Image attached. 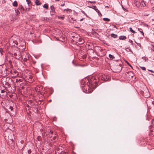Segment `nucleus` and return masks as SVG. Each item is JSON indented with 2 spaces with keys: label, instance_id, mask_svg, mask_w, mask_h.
I'll use <instances>...</instances> for the list:
<instances>
[{
  "label": "nucleus",
  "instance_id": "f257e3e1",
  "mask_svg": "<svg viewBox=\"0 0 154 154\" xmlns=\"http://www.w3.org/2000/svg\"><path fill=\"white\" fill-rule=\"evenodd\" d=\"M96 79L94 77H93L90 80H87L88 82H87V85L82 86L83 91L87 93L89 91L90 88L95 89L98 85V82Z\"/></svg>",
  "mask_w": 154,
  "mask_h": 154
},
{
  "label": "nucleus",
  "instance_id": "f03ea898",
  "mask_svg": "<svg viewBox=\"0 0 154 154\" xmlns=\"http://www.w3.org/2000/svg\"><path fill=\"white\" fill-rule=\"evenodd\" d=\"M95 78H96V80L98 79V81H99L101 80L106 82L108 80L109 77L105 75H98Z\"/></svg>",
  "mask_w": 154,
  "mask_h": 154
},
{
  "label": "nucleus",
  "instance_id": "7ed1b4c3",
  "mask_svg": "<svg viewBox=\"0 0 154 154\" xmlns=\"http://www.w3.org/2000/svg\"><path fill=\"white\" fill-rule=\"evenodd\" d=\"M73 38L72 40L73 41L75 42L76 43L79 40V38H80V37L77 35H73L72 36Z\"/></svg>",
  "mask_w": 154,
  "mask_h": 154
},
{
  "label": "nucleus",
  "instance_id": "20e7f679",
  "mask_svg": "<svg viewBox=\"0 0 154 154\" xmlns=\"http://www.w3.org/2000/svg\"><path fill=\"white\" fill-rule=\"evenodd\" d=\"M40 131H43V133H42V136L43 137H44L45 136H46L49 133V130L48 129V130L46 129V130H44V131H43V129H41Z\"/></svg>",
  "mask_w": 154,
  "mask_h": 154
},
{
  "label": "nucleus",
  "instance_id": "39448f33",
  "mask_svg": "<svg viewBox=\"0 0 154 154\" xmlns=\"http://www.w3.org/2000/svg\"><path fill=\"white\" fill-rule=\"evenodd\" d=\"M10 73H11L12 74H13L14 75V74H16V77L18 76L19 75V74L18 72L15 69H13V70H11L10 71Z\"/></svg>",
  "mask_w": 154,
  "mask_h": 154
},
{
  "label": "nucleus",
  "instance_id": "423d86ee",
  "mask_svg": "<svg viewBox=\"0 0 154 154\" xmlns=\"http://www.w3.org/2000/svg\"><path fill=\"white\" fill-rule=\"evenodd\" d=\"M84 42V40L80 37V38H79V41H78L76 43L78 45H82L83 44Z\"/></svg>",
  "mask_w": 154,
  "mask_h": 154
},
{
  "label": "nucleus",
  "instance_id": "0eeeda50",
  "mask_svg": "<svg viewBox=\"0 0 154 154\" xmlns=\"http://www.w3.org/2000/svg\"><path fill=\"white\" fill-rule=\"evenodd\" d=\"M87 80H90V79L88 80V79H83L81 83L82 85L85 84V85H87V82H88V81Z\"/></svg>",
  "mask_w": 154,
  "mask_h": 154
},
{
  "label": "nucleus",
  "instance_id": "6e6552de",
  "mask_svg": "<svg viewBox=\"0 0 154 154\" xmlns=\"http://www.w3.org/2000/svg\"><path fill=\"white\" fill-rule=\"evenodd\" d=\"M92 8L93 9H94V10H95L97 13H98V14L101 15L100 12L99 10L97 9L96 6H94Z\"/></svg>",
  "mask_w": 154,
  "mask_h": 154
},
{
  "label": "nucleus",
  "instance_id": "1a4fd4ad",
  "mask_svg": "<svg viewBox=\"0 0 154 154\" xmlns=\"http://www.w3.org/2000/svg\"><path fill=\"white\" fill-rule=\"evenodd\" d=\"M140 5L141 7H144L146 6V5L145 2L143 0H142L140 3Z\"/></svg>",
  "mask_w": 154,
  "mask_h": 154
},
{
  "label": "nucleus",
  "instance_id": "9d476101",
  "mask_svg": "<svg viewBox=\"0 0 154 154\" xmlns=\"http://www.w3.org/2000/svg\"><path fill=\"white\" fill-rule=\"evenodd\" d=\"M18 9L20 11L22 10L23 11H25V9L23 7L22 5H20L18 7Z\"/></svg>",
  "mask_w": 154,
  "mask_h": 154
},
{
  "label": "nucleus",
  "instance_id": "9b49d317",
  "mask_svg": "<svg viewBox=\"0 0 154 154\" xmlns=\"http://www.w3.org/2000/svg\"><path fill=\"white\" fill-rule=\"evenodd\" d=\"M119 38L120 40H124L126 39V37L125 36L123 35L119 36Z\"/></svg>",
  "mask_w": 154,
  "mask_h": 154
},
{
  "label": "nucleus",
  "instance_id": "f8f14e48",
  "mask_svg": "<svg viewBox=\"0 0 154 154\" xmlns=\"http://www.w3.org/2000/svg\"><path fill=\"white\" fill-rule=\"evenodd\" d=\"M13 57H15V58L17 59H18L19 58V57H17V53H14L13 54H12V55Z\"/></svg>",
  "mask_w": 154,
  "mask_h": 154
},
{
  "label": "nucleus",
  "instance_id": "ddd939ff",
  "mask_svg": "<svg viewBox=\"0 0 154 154\" xmlns=\"http://www.w3.org/2000/svg\"><path fill=\"white\" fill-rule=\"evenodd\" d=\"M35 3L37 5H40L41 4V3L38 0H36L35 1Z\"/></svg>",
  "mask_w": 154,
  "mask_h": 154
},
{
  "label": "nucleus",
  "instance_id": "4468645a",
  "mask_svg": "<svg viewBox=\"0 0 154 154\" xmlns=\"http://www.w3.org/2000/svg\"><path fill=\"white\" fill-rule=\"evenodd\" d=\"M13 5L14 7H17V2L16 1H15L12 4Z\"/></svg>",
  "mask_w": 154,
  "mask_h": 154
},
{
  "label": "nucleus",
  "instance_id": "2eb2a0df",
  "mask_svg": "<svg viewBox=\"0 0 154 154\" xmlns=\"http://www.w3.org/2000/svg\"><path fill=\"white\" fill-rule=\"evenodd\" d=\"M55 10L50 11V14L51 15H54L55 14Z\"/></svg>",
  "mask_w": 154,
  "mask_h": 154
},
{
  "label": "nucleus",
  "instance_id": "dca6fc26",
  "mask_svg": "<svg viewBox=\"0 0 154 154\" xmlns=\"http://www.w3.org/2000/svg\"><path fill=\"white\" fill-rule=\"evenodd\" d=\"M111 36L112 37L114 38H116L117 37V35L115 34L114 33L111 34Z\"/></svg>",
  "mask_w": 154,
  "mask_h": 154
},
{
  "label": "nucleus",
  "instance_id": "f3484780",
  "mask_svg": "<svg viewBox=\"0 0 154 154\" xmlns=\"http://www.w3.org/2000/svg\"><path fill=\"white\" fill-rule=\"evenodd\" d=\"M138 31H139L140 33L142 34V35H143V36H144V34L143 31H142V29H140V28H138Z\"/></svg>",
  "mask_w": 154,
  "mask_h": 154
},
{
  "label": "nucleus",
  "instance_id": "a211bd4d",
  "mask_svg": "<svg viewBox=\"0 0 154 154\" xmlns=\"http://www.w3.org/2000/svg\"><path fill=\"white\" fill-rule=\"evenodd\" d=\"M43 7L46 9H48V6L47 4H45L43 6Z\"/></svg>",
  "mask_w": 154,
  "mask_h": 154
},
{
  "label": "nucleus",
  "instance_id": "6ab92c4d",
  "mask_svg": "<svg viewBox=\"0 0 154 154\" xmlns=\"http://www.w3.org/2000/svg\"><path fill=\"white\" fill-rule=\"evenodd\" d=\"M109 58L112 60L113 59H114L115 58V57L113 56L111 54H109Z\"/></svg>",
  "mask_w": 154,
  "mask_h": 154
},
{
  "label": "nucleus",
  "instance_id": "aec40b11",
  "mask_svg": "<svg viewBox=\"0 0 154 154\" xmlns=\"http://www.w3.org/2000/svg\"><path fill=\"white\" fill-rule=\"evenodd\" d=\"M150 3L152 5H154V0H150Z\"/></svg>",
  "mask_w": 154,
  "mask_h": 154
},
{
  "label": "nucleus",
  "instance_id": "412c9836",
  "mask_svg": "<svg viewBox=\"0 0 154 154\" xmlns=\"http://www.w3.org/2000/svg\"><path fill=\"white\" fill-rule=\"evenodd\" d=\"M126 50L127 51H130L131 52H132V51L131 50L130 48L129 47H128L126 49Z\"/></svg>",
  "mask_w": 154,
  "mask_h": 154
},
{
  "label": "nucleus",
  "instance_id": "4be33fe9",
  "mask_svg": "<svg viewBox=\"0 0 154 154\" xmlns=\"http://www.w3.org/2000/svg\"><path fill=\"white\" fill-rule=\"evenodd\" d=\"M130 31V32H131L133 33H136V32L133 30L132 29L131 27H130L129 28Z\"/></svg>",
  "mask_w": 154,
  "mask_h": 154
},
{
  "label": "nucleus",
  "instance_id": "5701e85b",
  "mask_svg": "<svg viewBox=\"0 0 154 154\" xmlns=\"http://www.w3.org/2000/svg\"><path fill=\"white\" fill-rule=\"evenodd\" d=\"M103 20L109 22L110 21V19L108 18H105L103 19Z\"/></svg>",
  "mask_w": 154,
  "mask_h": 154
},
{
  "label": "nucleus",
  "instance_id": "b1692460",
  "mask_svg": "<svg viewBox=\"0 0 154 154\" xmlns=\"http://www.w3.org/2000/svg\"><path fill=\"white\" fill-rule=\"evenodd\" d=\"M17 56H18V57H20V56L21 57V55L19 51H17Z\"/></svg>",
  "mask_w": 154,
  "mask_h": 154
},
{
  "label": "nucleus",
  "instance_id": "393cba45",
  "mask_svg": "<svg viewBox=\"0 0 154 154\" xmlns=\"http://www.w3.org/2000/svg\"><path fill=\"white\" fill-rule=\"evenodd\" d=\"M65 17L64 15H63L62 16H59L58 18L59 19H61L63 20L64 19V18Z\"/></svg>",
  "mask_w": 154,
  "mask_h": 154
},
{
  "label": "nucleus",
  "instance_id": "a878e982",
  "mask_svg": "<svg viewBox=\"0 0 154 154\" xmlns=\"http://www.w3.org/2000/svg\"><path fill=\"white\" fill-rule=\"evenodd\" d=\"M149 14H146L144 12L142 13V15L143 16H147Z\"/></svg>",
  "mask_w": 154,
  "mask_h": 154
},
{
  "label": "nucleus",
  "instance_id": "bb28decb",
  "mask_svg": "<svg viewBox=\"0 0 154 154\" xmlns=\"http://www.w3.org/2000/svg\"><path fill=\"white\" fill-rule=\"evenodd\" d=\"M15 12L17 15H18L20 14L19 11L18 10H15Z\"/></svg>",
  "mask_w": 154,
  "mask_h": 154
},
{
  "label": "nucleus",
  "instance_id": "cd10ccee",
  "mask_svg": "<svg viewBox=\"0 0 154 154\" xmlns=\"http://www.w3.org/2000/svg\"><path fill=\"white\" fill-rule=\"evenodd\" d=\"M125 62L127 63V64L129 66H130L132 68V66L127 61H126Z\"/></svg>",
  "mask_w": 154,
  "mask_h": 154
},
{
  "label": "nucleus",
  "instance_id": "c85d7f7f",
  "mask_svg": "<svg viewBox=\"0 0 154 154\" xmlns=\"http://www.w3.org/2000/svg\"><path fill=\"white\" fill-rule=\"evenodd\" d=\"M67 11V12H70L72 11H71L70 9H65V10H64V11Z\"/></svg>",
  "mask_w": 154,
  "mask_h": 154
},
{
  "label": "nucleus",
  "instance_id": "c756f323",
  "mask_svg": "<svg viewBox=\"0 0 154 154\" xmlns=\"http://www.w3.org/2000/svg\"><path fill=\"white\" fill-rule=\"evenodd\" d=\"M50 8H51V11L55 10L54 8L53 5L51 6H50Z\"/></svg>",
  "mask_w": 154,
  "mask_h": 154
},
{
  "label": "nucleus",
  "instance_id": "7c9ffc66",
  "mask_svg": "<svg viewBox=\"0 0 154 154\" xmlns=\"http://www.w3.org/2000/svg\"><path fill=\"white\" fill-rule=\"evenodd\" d=\"M58 138L57 137V136H55L53 137V139L54 140H57Z\"/></svg>",
  "mask_w": 154,
  "mask_h": 154
},
{
  "label": "nucleus",
  "instance_id": "2f4dec72",
  "mask_svg": "<svg viewBox=\"0 0 154 154\" xmlns=\"http://www.w3.org/2000/svg\"><path fill=\"white\" fill-rule=\"evenodd\" d=\"M152 47L151 49L153 50V51H154V44H152Z\"/></svg>",
  "mask_w": 154,
  "mask_h": 154
},
{
  "label": "nucleus",
  "instance_id": "473e14b6",
  "mask_svg": "<svg viewBox=\"0 0 154 154\" xmlns=\"http://www.w3.org/2000/svg\"><path fill=\"white\" fill-rule=\"evenodd\" d=\"M140 67L143 70H146V68L144 67Z\"/></svg>",
  "mask_w": 154,
  "mask_h": 154
},
{
  "label": "nucleus",
  "instance_id": "72a5a7b5",
  "mask_svg": "<svg viewBox=\"0 0 154 154\" xmlns=\"http://www.w3.org/2000/svg\"><path fill=\"white\" fill-rule=\"evenodd\" d=\"M26 1L27 2V4L28 5L31 2V1L30 0H26Z\"/></svg>",
  "mask_w": 154,
  "mask_h": 154
},
{
  "label": "nucleus",
  "instance_id": "f704fd0d",
  "mask_svg": "<svg viewBox=\"0 0 154 154\" xmlns=\"http://www.w3.org/2000/svg\"><path fill=\"white\" fill-rule=\"evenodd\" d=\"M3 52V49L2 48H0V52L1 54H2V52Z\"/></svg>",
  "mask_w": 154,
  "mask_h": 154
},
{
  "label": "nucleus",
  "instance_id": "c9c22d12",
  "mask_svg": "<svg viewBox=\"0 0 154 154\" xmlns=\"http://www.w3.org/2000/svg\"><path fill=\"white\" fill-rule=\"evenodd\" d=\"M118 67L119 68V69L121 71L122 70V67L121 66H118Z\"/></svg>",
  "mask_w": 154,
  "mask_h": 154
},
{
  "label": "nucleus",
  "instance_id": "e433bc0d",
  "mask_svg": "<svg viewBox=\"0 0 154 154\" xmlns=\"http://www.w3.org/2000/svg\"><path fill=\"white\" fill-rule=\"evenodd\" d=\"M140 94H142V95L143 96H144V97H146L144 95V94H143V91H141V92H140Z\"/></svg>",
  "mask_w": 154,
  "mask_h": 154
},
{
  "label": "nucleus",
  "instance_id": "4c0bfd02",
  "mask_svg": "<svg viewBox=\"0 0 154 154\" xmlns=\"http://www.w3.org/2000/svg\"><path fill=\"white\" fill-rule=\"evenodd\" d=\"M129 42H130V43H133V41H132V40H131V39H130V40H129Z\"/></svg>",
  "mask_w": 154,
  "mask_h": 154
},
{
  "label": "nucleus",
  "instance_id": "58836bf2",
  "mask_svg": "<svg viewBox=\"0 0 154 154\" xmlns=\"http://www.w3.org/2000/svg\"><path fill=\"white\" fill-rule=\"evenodd\" d=\"M135 43L137 44L138 46H141V45L140 43H137L136 42H135Z\"/></svg>",
  "mask_w": 154,
  "mask_h": 154
},
{
  "label": "nucleus",
  "instance_id": "ea45409f",
  "mask_svg": "<svg viewBox=\"0 0 154 154\" xmlns=\"http://www.w3.org/2000/svg\"><path fill=\"white\" fill-rule=\"evenodd\" d=\"M49 130L50 131V132H49V133H50L51 134H53V131H52L50 130Z\"/></svg>",
  "mask_w": 154,
  "mask_h": 154
},
{
  "label": "nucleus",
  "instance_id": "a19ab883",
  "mask_svg": "<svg viewBox=\"0 0 154 154\" xmlns=\"http://www.w3.org/2000/svg\"><path fill=\"white\" fill-rule=\"evenodd\" d=\"M5 92V91L4 90H2L1 91V93H4Z\"/></svg>",
  "mask_w": 154,
  "mask_h": 154
},
{
  "label": "nucleus",
  "instance_id": "79ce46f5",
  "mask_svg": "<svg viewBox=\"0 0 154 154\" xmlns=\"http://www.w3.org/2000/svg\"><path fill=\"white\" fill-rule=\"evenodd\" d=\"M10 108L11 109V111L12 110H13V107L12 106H11L10 107Z\"/></svg>",
  "mask_w": 154,
  "mask_h": 154
},
{
  "label": "nucleus",
  "instance_id": "37998d69",
  "mask_svg": "<svg viewBox=\"0 0 154 154\" xmlns=\"http://www.w3.org/2000/svg\"><path fill=\"white\" fill-rule=\"evenodd\" d=\"M89 2H90V3H91V4L94 3L96 2H91V1H89Z\"/></svg>",
  "mask_w": 154,
  "mask_h": 154
},
{
  "label": "nucleus",
  "instance_id": "c03bdc74",
  "mask_svg": "<svg viewBox=\"0 0 154 154\" xmlns=\"http://www.w3.org/2000/svg\"><path fill=\"white\" fill-rule=\"evenodd\" d=\"M122 8L123 9H124V10L125 11H127V10L125 9V8H124L123 7V6H122Z\"/></svg>",
  "mask_w": 154,
  "mask_h": 154
},
{
  "label": "nucleus",
  "instance_id": "a18cd8bd",
  "mask_svg": "<svg viewBox=\"0 0 154 154\" xmlns=\"http://www.w3.org/2000/svg\"><path fill=\"white\" fill-rule=\"evenodd\" d=\"M31 151L30 150H28V153L29 154H30L31 153Z\"/></svg>",
  "mask_w": 154,
  "mask_h": 154
},
{
  "label": "nucleus",
  "instance_id": "49530a36",
  "mask_svg": "<svg viewBox=\"0 0 154 154\" xmlns=\"http://www.w3.org/2000/svg\"><path fill=\"white\" fill-rule=\"evenodd\" d=\"M148 71H149L150 72H152V73H154V72L152 70H148Z\"/></svg>",
  "mask_w": 154,
  "mask_h": 154
},
{
  "label": "nucleus",
  "instance_id": "de8ad7c7",
  "mask_svg": "<svg viewBox=\"0 0 154 154\" xmlns=\"http://www.w3.org/2000/svg\"><path fill=\"white\" fill-rule=\"evenodd\" d=\"M82 13H83V14H86V13H85V12L84 11H82Z\"/></svg>",
  "mask_w": 154,
  "mask_h": 154
},
{
  "label": "nucleus",
  "instance_id": "09e8293b",
  "mask_svg": "<svg viewBox=\"0 0 154 154\" xmlns=\"http://www.w3.org/2000/svg\"><path fill=\"white\" fill-rule=\"evenodd\" d=\"M82 58L83 59H84L86 58V57L85 56L83 55L82 56Z\"/></svg>",
  "mask_w": 154,
  "mask_h": 154
},
{
  "label": "nucleus",
  "instance_id": "8fccbe9b",
  "mask_svg": "<svg viewBox=\"0 0 154 154\" xmlns=\"http://www.w3.org/2000/svg\"><path fill=\"white\" fill-rule=\"evenodd\" d=\"M65 5V4H61V6H62V7H63V6Z\"/></svg>",
  "mask_w": 154,
  "mask_h": 154
},
{
  "label": "nucleus",
  "instance_id": "3c124183",
  "mask_svg": "<svg viewBox=\"0 0 154 154\" xmlns=\"http://www.w3.org/2000/svg\"><path fill=\"white\" fill-rule=\"evenodd\" d=\"M29 102L30 103H32V100H30L29 101Z\"/></svg>",
  "mask_w": 154,
  "mask_h": 154
},
{
  "label": "nucleus",
  "instance_id": "603ef678",
  "mask_svg": "<svg viewBox=\"0 0 154 154\" xmlns=\"http://www.w3.org/2000/svg\"><path fill=\"white\" fill-rule=\"evenodd\" d=\"M83 19H84L83 18L81 19L80 20V21H82L83 20Z\"/></svg>",
  "mask_w": 154,
  "mask_h": 154
},
{
  "label": "nucleus",
  "instance_id": "864d4df0",
  "mask_svg": "<svg viewBox=\"0 0 154 154\" xmlns=\"http://www.w3.org/2000/svg\"><path fill=\"white\" fill-rule=\"evenodd\" d=\"M9 63H11V60H9Z\"/></svg>",
  "mask_w": 154,
  "mask_h": 154
},
{
  "label": "nucleus",
  "instance_id": "5fc2aeb1",
  "mask_svg": "<svg viewBox=\"0 0 154 154\" xmlns=\"http://www.w3.org/2000/svg\"><path fill=\"white\" fill-rule=\"evenodd\" d=\"M85 16H86L87 17H88V16H87V15L86 14H85Z\"/></svg>",
  "mask_w": 154,
  "mask_h": 154
},
{
  "label": "nucleus",
  "instance_id": "6e6d98bb",
  "mask_svg": "<svg viewBox=\"0 0 154 154\" xmlns=\"http://www.w3.org/2000/svg\"><path fill=\"white\" fill-rule=\"evenodd\" d=\"M55 1H60V0H55Z\"/></svg>",
  "mask_w": 154,
  "mask_h": 154
},
{
  "label": "nucleus",
  "instance_id": "4d7b16f0",
  "mask_svg": "<svg viewBox=\"0 0 154 154\" xmlns=\"http://www.w3.org/2000/svg\"><path fill=\"white\" fill-rule=\"evenodd\" d=\"M142 58L143 59V57H142ZM143 59L145 60V61H146V59H145L144 58Z\"/></svg>",
  "mask_w": 154,
  "mask_h": 154
},
{
  "label": "nucleus",
  "instance_id": "13d9d810",
  "mask_svg": "<svg viewBox=\"0 0 154 154\" xmlns=\"http://www.w3.org/2000/svg\"><path fill=\"white\" fill-rule=\"evenodd\" d=\"M51 101V100H49V101Z\"/></svg>",
  "mask_w": 154,
  "mask_h": 154
},
{
  "label": "nucleus",
  "instance_id": "bf43d9fd",
  "mask_svg": "<svg viewBox=\"0 0 154 154\" xmlns=\"http://www.w3.org/2000/svg\"><path fill=\"white\" fill-rule=\"evenodd\" d=\"M152 20V21H154V19H153Z\"/></svg>",
  "mask_w": 154,
  "mask_h": 154
},
{
  "label": "nucleus",
  "instance_id": "052dcab7",
  "mask_svg": "<svg viewBox=\"0 0 154 154\" xmlns=\"http://www.w3.org/2000/svg\"><path fill=\"white\" fill-rule=\"evenodd\" d=\"M137 6V7H139V6Z\"/></svg>",
  "mask_w": 154,
  "mask_h": 154
},
{
  "label": "nucleus",
  "instance_id": "680f3d73",
  "mask_svg": "<svg viewBox=\"0 0 154 154\" xmlns=\"http://www.w3.org/2000/svg\"><path fill=\"white\" fill-rule=\"evenodd\" d=\"M114 27L116 28V26H114Z\"/></svg>",
  "mask_w": 154,
  "mask_h": 154
},
{
  "label": "nucleus",
  "instance_id": "e2e57ef3",
  "mask_svg": "<svg viewBox=\"0 0 154 154\" xmlns=\"http://www.w3.org/2000/svg\"><path fill=\"white\" fill-rule=\"evenodd\" d=\"M106 7L107 8H108V7L109 8V7L108 6H106Z\"/></svg>",
  "mask_w": 154,
  "mask_h": 154
},
{
  "label": "nucleus",
  "instance_id": "0e129e2a",
  "mask_svg": "<svg viewBox=\"0 0 154 154\" xmlns=\"http://www.w3.org/2000/svg\"><path fill=\"white\" fill-rule=\"evenodd\" d=\"M106 7L107 8H108V7L109 8V7L108 6H106Z\"/></svg>",
  "mask_w": 154,
  "mask_h": 154
},
{
  "label": "nucleus",
  "instance_id": "69168bd1",
  "mask_svg": "<svg viewBox=\"0 0 154 154\" xmlns=\"http://www.w3.org/2000/svg\"><path fill=\"white\" fill-rule=\"evenodd\" d=\"M26 9H26V10H25V11H26Z\"/></svg>",
  "mask_w": 154,
  "mask_h": 154
},
{
  "label": "nucleus",
  "instance_id": "338daca9",
  "mask_svg": "<svg viewBox=\"0 0 154 154\" xmlns=\"http://www.w3.org/2000/svg\"><path fill=\"white\" fill-rule=\"evenodd\" d=\"M153 8H154V7H153ZM153 9L154 10V8H153Z\"/></svg>",
  "mask_w": 154,
  "mask_h": 154
}]
</instances>
